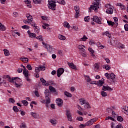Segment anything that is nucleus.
Wrapping results in <instances>:
<instances>
[{
	"label": "nucleus",
	"mask_w": 128,
	"mask_h": 128,
	"mask_svg": "<svg viewBox=\"0 0 128 128\" xmlns=\"http://www.w3.org/2000/svg\"><path fill=\"white\" fill-rule=\"evenodd\" d=\"M118 6H120L122 10H126V6H124L122 5V4H118Z\"/></svg>",
	"instance_id": "nucleus-46"
},
{
	"label": "nucleus",
	"mask_w": 128,
	"mask_h": 128,
	"mask_svg": "<svg viewBox=\"0 0 128 128\" xmlns=\"http://www.w3.org/2000/svg\"><path fill=\"white\" fill-rule=\"evenodd\" d=\"M66 115L67 116V117L70 116H72V113H71L70 111L66 110Z\"/></svg>",
	"instance_id": "nucleus-54"
},
{
	"label": "nucleus",
	"mask_w": 128,
	"mask_h": 128,
	"mask_svg": "<svg viewBox=\"0 0 128 128\" xmlns=\"http://www.w3.org/2000/svg\"><path fill=\"white\" fill-rule=\"evenodd\" d=\"M30 115L34 118H35L36 120H38V118H40V114H38V113L32 112L30 113Z\"/></svg>",
	"instance_id": "nucleus-18"
},
{
	"label": "nucleus",
	"mask_w": 128,
	"mask_h": 128,
	"mask_svg": "<svg viewBox=\"0 0 128 128\" xmlns=\"http://www.w3.org/2000/svg\"><path fill=\"white\" fill-rule=\"evenodd\" d=\"M72 29L74 30L76 32H78V30H80V28L78 26H74L73 27H72Z\"/></svg>",
	"instance_id": "nucleus-49"
},
{
	"label": "nucleus",
	"mask_w": 128,
	"mask_h": 128,
	"mask_svg": "<svg viewBox=\"0 0 128 128\" xmlns=\"http://www.w3.org/2000/svg\"><path fill=\"white\" fill-rule=\"evenodd\" d=\"M68 65L69 66L70 68H72V70H77L76 66L74 63H68Z\"/></svg>",
	"instance_id": "nucleus-23"
},
{
	"label": "nucleus",
	"mask_w": 128,
	"mask_h": 128,
	"mask_svg": "<svg viewBox=\"0 0 128 128\" xmlns=\"http://www.w3.org/2000/svg\"><path fill=\"white\" fill-rule=\"evenodd\" d=\"M64 28H68V30L70 28V24H68V22H64Z\"/></svg>",
	"instance_id": "nucleus-26"
},
{
	"label": "nucleus",
	"mask_w": 128,
	"mask_h": 128,
	"mask_svg": "<svg viewBox=\"0 0 128 128\" xmlns=\"http://www.w3.org/2000/svg\"><path fill=\"white\" fill-rule=\"evenodd\" d=\"M114 20L115 22V24L116 26H118V19L115 17L114 18Z\"/></svg>",
	"instance_id": "nucleus-53"
},
{
	"label": "nucleus",
	"mask_w": 128,
	"mask_h": 128,
	"mask_svg": "<svg viewBox=\"0 0 128 128\" xmlns=\"http://www.w3.org/2000/svg\"><path fill=\"white\" fill-rule=\"evenodd\" d=\"M64 72V68H59L57 72V76L58 78H60V76H61L62 74H63Z\"/></svg>",
	"instance_id": "nucleus-14"
},
{
	"label": "nucleus",
	"mask_w": 128,
	"mask_h": 128,
	"mask_svg": "<svg viewBox=\"0 0 128 128\" xmlns=\"http://www.w3.org/2000/svg\"><path fill=\"white\" fill-rule=\"evenodd\" d=\"M124 28H125V30H126V32H128V24H125Z\"/></svg>",
	"instance_id": "nucleus-64"
},
{
	"label": "nucleus",
	"mask_w": 128,
	"mask_h": 128,
	"mask_svg": "<svg viewBox=\"0 0 128 128\" xmlns=\"http://www.w3.org/2000/svg\"><path fill=\"white\" fill-rule=\"evenodd\" d=\"M50 122H51L52 126H56L58 124V121L56 120L52 119L50 120Z\"/></svg>",
	"instance_id": "nucleus-27"
},
{
	"label": "nucleus",
	"mask_w": 128,
	"mask_h": 128,
	"mask_svg": "<svg viewBox=\"0 0 128 128\" xmlns=\"http://www.w3.org/2000/svg\"><path fill=\"white\" fill-rule=\"evenodd\" d=\"M13 110H14V112H18L19 110L18 108V106H14L13 108Z\"/></svg>",
	"instance_id": "nucleus-52"
},
{
	"label": "nucleus",
	"mask_w": 128,
	"mask_h": 128,
	"mask_svg": "<svg viewBox=\"0 0 128 128\" xmlns=\"http://www.w3.org/2000/svg\"><path fill=\"white\" fill-rule=\"evenodd\" d=\"M74 10L76 12L75 18H80V6H74Z\"/></svg>",
	"instance_id": "nucleus-10"
},
{
	"label": "nucleus",
	"mask_w": 128,
	"mask_h": 128,
	"mask_svg": "<svg viewBox=\"0 0 128 128\" xmlns=\"http://www.w3.org/2000/svg\"><path fill=\"white\" fill-rule=\"evenodd\" d=\"M119 45L118 46V48H124V45H122V44H119Z\"/></svg>",
	"instance_id": "nucleus-63"
},
{
	"label": "nucleus",
	"mask_w": 128,
	"mask_h": 128,
	"mask_svg": "<svg viewBox=\"0 0 128 128\" xmlns=\"http://www.w3.org/2000/svg\"><path fill=\"white\" fill-rule=\"evenodd\" d=\"M56 102L59 108L62 107V106H64V101L62 99L60 98L56 99Z\"/></svg>",
	"instance_id": "nucleus-12"
},
{
	"label": "nucleus",
	"mask_w": 128,
	"mask_h": 128,
	"mask_svg": "<svg viewBox=\"0 0 128 128\" xmlns=\"http://www.w3.org/2000/svg\"><path fill=\"white\" fill-rule=\"evenodd\" d=\"M100 0H96V2L93 3V5L90 6L89 10L90 12H92V10H98L100 8Z\"/></svg>",
	"instance_id": "nucleus-3"
},
{
	"label": "nucleus",
	"mask_w": 128,
	"mask_h": 128,
	"mask_svg": "<svg viewBox=\"0 0 128 128\" xmlns=\"http://www.w3.org/2000/svg\"><path fill=\"white\" fill-rule=\"evenodd\" d=\"M23 74L25 78H26V80L28 82H32V80L30 78V72L28 70H23Z\"/></svg>",
	"instance_id": "nucleus-5"
},
{
	"label": "nucleus",
	"mask_w": 128,
	"mask_h": 128,
	"mask_svg": "<svg viewBox=\"0 0 128 128\" xmlns=\"http://www.w3.org/2000/svg\"><path fill=\"white\" fill-rule=\"evenodd\" d=\"M56 2L60 4H62L63 6H64L66 4V1L64 0H57Z\"/></svg>",
	"instance_id": "nucleus-30"
},
{
	"label": "nucleus",
	"mask_w": 128,
	"mask_h": 128,
	"mask_svg": "<svg viewBox=\"0 0 128 128\" xmlns=\"http://www.w3.org/2000/svg\"><path fill=\"white\" fill-rule=\"evenodd\" d=\"M49 90L50 92H52V94H54L56 96L58 95V91H56V89L50 86L49 87Z\"/></svg>",
	"instance_id": "nucleus-13"
},
{
	"label": "nucleus",
	"mask_w": 128,
	"mask_h": 128,
	"mask_svg": "<svg viewBox=\"0 0 128 128\" xmlns=\"http://www.w3.org/2000/svg\"><path fill=\"white\" fill-rule=\"evenodd\" d=\"M78 48L80 50V54L82 58H88V53H86V51L84 50V48H86V46H84L78 45Z\"/></svg>",
	"instance_id": "nucleus-2"
},
{
	"label": "nucleus",
	"mask_w": 128,
	"mask_h": 128,
	"mask_svg": "<svg viewBox=\"0 0 128 128\" xmlns=\"http://www.w3.org/2000/svg\"><path fill=\"white\" fill-rule=\"evenodd\" d=\"M117 120L118 122H124V118H122V117L120 116H118Z\"/></svg>",
	"instance_id": "nucleus-48"
},
{
	"label": "nucleus",
	"mask_w": 128,
	"mask_h": 128,
	"mask_svg": "<svg viewBox=\"0 0 128 128\" xmlns=\"http://www.w3.org/2000/svg\"><path fill=\"white\" fill-rule=\"evenodd\" d=\"M22 28H23V30H30V26L25 25L22 26Z\"/></svg>",
	"instance_id": "nucleus-56"
},
{
	"label": "nucleus",
	"mask_w": 128,
	"mask_h": 128,
	"mask_svg": "<svg viewBox=\"0 0 128 128\" xmlns=\"http://www.w3.org/2000/svg\"><path fill=\"white\" fill-rule=\"evenodd\" d=\"M22 104H23L24 106H28V101L26 100H22Z\"/></svg>",
	"instance_id": "nucleus-45"
},
{
	"label": "nucleus",
	"mask_w": 128,
	"mask_h": 128,
	"mask_svg": "<svg viewBox=\"0 0 128 128\" xmlns=\"http://www.w3.org/2000/svg\"><path fill=\"white\" fill-rule=\"evenodd\" d=\"M40 82H42L43 86H50V84L46 82V81L44 79V78H40Z\"/></svg>",
	"instance_id": "nucleus-19"
},
{
	"label": "nucleus",
	"mask_w": 128,
	"mask_h": 128,
	"mask_svg": "<svg viewBox=\"0 0 128 128\" xmlns=\"http://www.w3.org/2000/svg\"><path fill=\"white\" fill-rule=\"evenodd\" d=\"M106 8H108L106 10V14H114V10L112 9V8L110 4H108L106 5Z\"/></svg>",
	"instance_id": "nucleus-7"
},
{
	"label": "nucleus",
	"mask_w": 128,
	"mask_h": 128,
	"mask_svg": "<svg viewBox=\"0 0 128 128\" xmlns=\"http://www.w3.org/2000/svg\"><path fill=\"white\" fill-rule=\"evenodd\" d=\"M10 102H11L12 104H14V102H16V100L14 98H11L10 99Z\"/></svg>",
	"instance_id": "nucleus-62"
},
{
	"label": "nucleus",
	"mask_w": 128,
	"mask_h": 128,
	"mask_svg": "<svg viewBox=\"0 0 128 128\" xmlns=\"http://www.w3.org/2000/svg\"><path fill=\"white\" fill-rule=\"evenodd\" d=\"M102 90L103 92H112V90H114V89L110 87L109 86H103Z\"/></svg>",
	"instance_id": "nucleus-11"
},
{
	"label": "nucleus",
	"mask_w": 128,
	"mask_h": 128,
	"mask_svg": "<svg viewBox=\"0 0 128 128\" xmlns=\"http://www.w3.org/2000/svg\"><path fill=\"white\" fill-rule=\"evenodd\" d=\"M36 40H40V42H44V37L42 36H40L38 37H36Z\"/></svg>",
	"instance_id": "nucleus-37"
},
{
	"label": "nucleus",
	"mask_w": 128,
	"mask_h": 128,
	"mask_svg": "<svg viewBox=\"0 0 128 128\" xmlns=\"http://www.w3.org/2000/svg\"><path fill=\"white\" fill-rule=\"evenodd\" d=\"M22 80L18 78H12V79L10 78H9V82H12V84H14V80H16V82L18 80Z\"/></svg>",
	"instance_id": "nucleus-21"
},
{
	"label": "nucleus",
	"mask_w": 128,
	"mask_h": 128,
	"mask_svg": "<svg viewBox=\"0 0 128 128\" xmlns=\"http://www.w3.org/2000/svg\"><path fill=\"white\" fill-rule=\"evenodd\" d=\"M42 0H34V4H40Z\"/></svg>",
	"instance_id": "nucleus-38"
},
{
	"label": "nucleus",
	"mask_w": 128,
	"mask_h": 128,
	"mask_svg": "<svg viewBox=\"0 0 128 128\" xmlns=\"http://www.w3.org/2000/svg\"><path fill=\"white\" fill-rule=\"evenodd\" d=\"M20 60H22L24 64H28V58H22Z\"/></svg>",
	"instance_id": "nucleus-34"
},
{
	"label": "nucleus",
	"mask_w": 128,
	"mask_h": 128,
	"mask_svg": "<svg viewBox=\"0 0 128 128\" xmlns=\"http://www.w3.org/2000/svg\"><path fill=\"white\" fill-rule=\"evenodd\" d=\"M110 78L112 80H114V79L116 78V75L114 73H112L111 74H110Z\"/></svg>",
	"instance_id": "nucleus-43"
},
{
	"label": "nucleus",
	"mask_w": 128,
	"mask_h": 128,
	"mask_svg": "<svg viewBox=\"0 0 128 128\" xmlns=\"http://www.w3.org/2000/svg\"><path fill=\"white\" fill-rule=\"evenodd\" d=\"M110 120L112 122H116V120H114V117L108 116L106 118V120Z\"/></svg>",
	"instance_id": "nucleus-36"
},
{
	"label": "nucleus",
	"mask_w": 128,
	"mask_h": 128,
	"mask_svg": "<svg viewBox=\"0 0 128 128\" xmlns=\"http://www.w3.org/2000/svg\"><path fill=\"white\" fill-rule=\"evenodd\" d=\"M46 66H40L35 68V72H36V74H38L40 72V71L44 72V70H46Z\"/></svg>",
	"instance_id": "nucleus-6"
},
{
	"label": "nucleus",
	"mask_w": 128,
	"mask_h": 128,
	"mask_svg": "<svg viewBox=\"0 0 128 128\" xmlns=\"http://www.w3.org/2000/svg\"><path fill=\"white\" fill-rule=\"evenodd\" d=\"M26 68L29 70H32V65L28 64Z\"/></svg>",
	"instance_id": "nucleus-57"
},
{
	"label": "nucleus",
	"mask_w": 128,
	"mask_h": 128,
	"mask_svg": "<svg viewBox=\"0 0 128 128\" xmlns=\"http://www.w3.org/2000/svg\"><path fill=\"white\" fill-rule=\"evenodd\" d=\"M92 20H94L98 24H102V18L98 17V16H94L93 18L91 19Z\"/></svg>",
	"instance_id": "nucleus-9"
},
{
	"label": "nucleus",
	"mask_w": 128,
	"mask_h": 128,
	"mask_svg": "<svg viewBox=\"0 0 128 128\" xmlns=\"http://www.w3.org/2000/svg\"><path fill=\"white\" fill-rule=\"evenodd\" d=\"M85 80L88 82H92V79H90V77L88 76H84Z\"/></svg>",
	"instance_id": "nucleus-31"
},
{
	"label": "nucleus",
	"mask_w": 128,
	"mask_h": 128,
	"mask_svg": "<svg viewBox=\"0 0 128 128\" xmlns=\"http://www.w3.org/2000/svg\"><path fill=\"white\" fill-rule=\"evenodd\" d=\"M88 50H89L90 52L91 53V54H94V50H92V48H89Z\"/></svg>",
	"instance_id": "nucleus-58"
},
{
	"label": "nucleus",
	"mask_w": 128,
	"mask_h": 128,
	"mask_svg": "<svg viewBox=\"0 0 128 128\" xmlns=\"http://www.w3.org/2000/svg\"><path fill=\"white\" fill-rule=\"evenodd\" d=\"M4 52L6 56H10V51L8 50H4Z\"/></svg>",
	"instance_id": "nucleus-28"
},
{
	"label": "nucleus",
	"mask_w": 128,
	"mask_h": 128,
	"mask_svg": "<svg viewBox=\"0 0 128 128\" xmlns=\"http://www.w3.org/2000/svg\"><path fill=\"white\" fill-rule=\"evenodd\" d=\"M104 79H103V80H99L98 82H97V86H104Z\"/></svg>",
	"instance_id": "nucleus-24"
},
{
	"label": "nucleus",
	"mask_w": 128,
	"mask_h": 128,
	"mask_svg": "<svg viewBox=\"0 0 128 128\" xmlns=\"http://www.w3.org/2000/svg\"><path fill=\"white\" fill-rule=\"evenodd\" d=\"M101 96H102V98H106V96H108V93H106V91L102 92Z\"/></svg>",
	"instance_id": "nucleus-35"
},
{
	"label": "nucleus",
	"mask_w": 128,
	"mask_h": 128,
	"mask_svg": "<svg viewBox=\"0 0 128 128\" xmlns=\"http://www.w3.org/2000/svg\"><path fill=\"white\" fill-rule=\"evenodd\" d=\"M28 34L29 36V38H36V34L31 33L30 30H28Z\"/></svg>",
	"instance_id": "nucleus-16"
},
{
	"label": "nucleus",
	"mask_w": 128,
	"mask_h": 128,
	"mask_svg": "<svg viewBox=\"0 0 128 128\" xmlns=\"http://www.w3.org/2000/svg\"><path fill=\"white\" fill-rule=\"evenodd\" d=\"M85 108H92V107L90 106V103L88 102H87L84 106Z\"/></svg>",
	"instance_id": "nucleus-42"
},
{
	"label": "nucleus",
	"mask_w": 128,
	"mask_h": 128,
	"mask_svg": "<svg viewBox=\"0 0 128 128\" xmlns=\"http://www.w3.org/2000/svg\"><path fill=\"white\" fill-rule=\"evenodd\" d=\"M26 17L27 18L28 21L30 22H32L34 21V18H32V16H30L29 14H26Z\"/></svg>",
	"instance_id": "nucleus-17"
},
{
	"label": "nucleus",
	"mask_w": 128,
	"mask_h": 128,
	"mask_svg": "<svg viewBox=\"0 0 128 128\" xmlns=\"http://www.w3.org/2000/svg\"><path fill=\"white\" fill-rule=\"evenodd\" d=\"M20 128H26V124L24 123L22 124L20 126Z\"/></svg>",
	"instance_id": "nucleus-60"
},
{
	"label": "nucleus",
	"mask_w": 128,
	"mask_h": 128,
	"mask_svg": "<svg viewBox=\"0 0 128 128\" xmlns=\"http://www.w3.org/2000/svg\"><path fill=\"white\" fill-rule=\"evenodd\" d=\"M94 70H100V65L98 64H94Z\"/></svg>",
	"instance_id": "nucleus-47"
},
{
	"label": "nucleus",
	"mask_w": 128,
	"mask_h": 128,
	"mask_svg": "<svg viewBox=\"0 0 128 128\" xmlns=\"http://www.w3.org/2000/svg\"><path fill=\"white\" fill-rule=\"evenodd\" d=\"M64 94L67 98H72V95L71 94L68 93V92H66Z\"/></svg>",
	"instance_id": "nucleus-40"
},
{
	"label": "nucleus",
	"mask_w": 128,
	"mask_h": 128,
	"mask_svg": "<svg viewBox=\"0 0 128 128\" xmlns=\"http://www.w3.org/2000/svg\"><path fill=\"white\" fill-rule=\"evenodd\" d=\"M122 110V112H124L125 114H127V116H128V107L125 106L123 108Z\"/></svg>",
	"instance_id": "nucleus-25"
},
{
	"label": "nucleus",
	"mask_w": 128,
	"mask_h": 128,
	"mask_svg": "<svg viewBox=\"0 0 128 128\" xmlns=\"http://www.w3.org/2000/svg\"><path fill=\"white\" fill-rule=\"evenodd\" d=\"M103 68L106 70H110L111 68V67L108 65H105L103 66Z\"/></svg>",
	"instance_id": "nucleus-39"
},
{
	"label": "nucleus",
	"mask_w": 128,
	"mask_h": 128,
	"mask_svg": "<svg viewBox=\"0 0 128 128\" xmlns=\"http://www.w3.org/2000/svg\"><path fill=\"white\" fill-rule=\"evenodd\" d=\"M80 102L81 106H84V104H86L88 102H86V99L82 98L80 100Z\"/></svg>",
	"instance_id": "nucleus-22"
},
{
	"label": "nucleus",
	"mask_w": 128,
	"mask_h": 128,
	"mask_svg": "<svg viewBox=\"0 0 128 128\" xmlns=\"http://www.w3.org/2000/svg\"><path fill=\"white\" fill-rule=\"evenodd\" d=\"M108 26H114V24H116L114 22H112V21H108Z\"/></svg>",
	"instance_id": "nucleus-41"
},
{
	"label": "nucleus",
	"mask_w": 128,
	"mask_h": 128,
	"mask_svg": "<svg viewBox=\"0 0 128 128\" xmlns=\"http://www.w3.org/2000/svg\"><path fill=\"white\" fill-rule=\"evenodd\" d=\"M76 120H78V122H84V118L82 117H78Z\"/></svg>",
	"instance_id": "nucleus-55"
},
{
	"label": "nucleus",
	"mask_w": 128,
	"mask_h": 128,
	"mask_svg": "<svg viewBox=\"0 0 128 128\" xmlns=\"http://www.w3.org/2000/svg\"><path fill=\"white\" fill-rule=\"evenodd\" d=\"M56 0H48V6L50 10H56Z\"/></svg>",
	"instance_id": "nucleus-4"
},
{
	"label": "nucleus",
	"mask_w": 128,
	"mask_h": 128,
	"mask_svg": "<svg viewBox=\"0 0 128 128\" xmlns=\"http://www.w3.org/2000/svg\"><path fill=\"white\" fill-rule=\"evenodd\" d=\"M42 44L43 46H44L48 50L49 52H54V47L50 46V45L46 44V43H44V42H42Z\"/></svg>",
	"instance_id": "nucleus-8"
},
{
	"label": "nucleus",
	"mask_w": 128,
	"mask_h": 128,
	"mask_svg": "<svg viewBox=\"0 0 128 128\" xmlns=\"http://www.w3.org/2000/svg\"><path fill=\"white\" fill-rule=\"evenodd\" d=\"M103 36H106L110 38H112V34L108 32L103 33Z\"/></svg>",
	"instance_id": "nucleus-33"
},
{
	"label": "nucleus",
	"mask_w": 128,
	"mask_h": 128,
	"mask_svg": "<svg viewBox=\"0 0 128 128\" xmlns=\"http://www.w3.org/2000/svg\"><path fill=\"white\" fill-rule=\"evenodd\" d=\"M68 118V122H72V115L70 116H67Z\"/></svg>",
	"instance_id": "nucleus-59"
},
{
	"label": "nucleus",
	"mask_w": 128,
	"mask_h": 128,
	"mask_svg": "<svg viewBox=\"0 0 128 128\" xmlns=\"http://www.w3.org/2000/svg\"><path fill=\"white\" fill-rule=\"evenodd\" d=\"M90 20V17L87 16L85 18L84 21L86 22H89Z\"/></svg>",
	"instance_id": "nucleus-50"
},
{
	"label": "nucleus",
	"mask_w": 128,
	"mask_h": 128,
	"mask_svg": "<svg viewBox=\"0 0 128 128\" xmlns=\"http://www.w3.org/2000/svg\"><path fill=\"white\" fill-rule=\"evenodd\" d=\"M97 120L96 118L92 119L90 121H88L86 124L87 126H92L96 122Z\"/></svg>",
	"instance_id": "nucleus-15"
},
{
	"label": "nucleus",
	"mask_w": 128,
	"mask_h": 128,
	"mask_svg": "<svg viewBox=\"0 0 128 128\" xmlns=\"http://www.w3.org/2000/svg\"><path fill=\"white\" fill-rule=\"evenodd\" d=\"M105 76L108 80H110V74H108V73H106L105 74Z\"/></svg>",
	"instance_id": "nucleus-61"
},
{
	"label": "nucleus",
	"mask_w": 128,
	"mask_h": 128,
	"mask_svg": "<svg viewBox=\"0 0 128 128\" xmlns=\"http://www.w3.org/2000/svg\"><path fill=\"white\" fill-rule=\"evenodd\" d=\"M87 40H88V37L84 36V37L80 40V42H86Z\"/></svg>",
	"instance_id": "nucleus-44"
},
{
	"label": "nucleus",
	"mask_w": 128,
	"mask_h": 128,
	"mask_svg": "<svg viewBox=\"0 0 128 128\" xmlns=\"http://www.w3.org/2000/svg\"><path fill=\"white\" fill-rule=\"evenodd\" d=\"M0 32H6V28L1 22H0Z\"/></svg>",
	"instance_id": "nucleus-20"
},
{
	"label": "nucleus",
	"mask_w": 128,
	"mask_h": 128,
	"mask_svg": "<svg viewBox=\"0 0 128 128\" xmlns=\"http://www.w3.org/2000/svg\"><path fill=\"white\" fill-rule=\"evenodd\" d=\"M34 32L36 34H40V28L38 27H36L34 28Z\"/></svg>",
	"instance_id": "nucleus-51"
},
{
	"label": "nucleus",
	"mask_w": 128,
	"mask_h": 128,
	"mask_svg": "<svg viewBox=\"0 0 128 128\" xmlns=\"http://www.w3.org/2000/svg\"><path fill=\"white\" fill-rule=\"evenodd\" d=\"M44 94L46 99V108H48L50 106L48 104H50V90L47 89L45 90Z\"/></svg>",
	"instance_id": "nucleus-1"
},
{
	"label": "nucleus",
	"mask_w": 128,
	"mask_h": 128,
	"mask_svg": "<svg viewBox=\"0 0 128 128\" xmlns=\"http://www.w3.org/2000/svg\"><path fill=\"white\" fill-rule=\"evenodd\" d=\"M58 38L60 40H66V36H64L62 35H59L58 36Z\"/></svg>",
	"instance_id": "nucleus-29"
},
{
	"label": "nucleus",
	"mask_w": 128,
	"mask_h": 128,
	"mask_svg": "<svg viewBox=\"0 0 128 128\" xmlns=\"http://www.w3.org/2000/svg\"><path fill=\"white\" fill-rule=\"evenodd\" d=\"M97 44L98 48H100V50H104V46H102L100 42H98L97 43Z\"/></svg>",
	"instance_id": "nucleus-32"
}]
</instances>
